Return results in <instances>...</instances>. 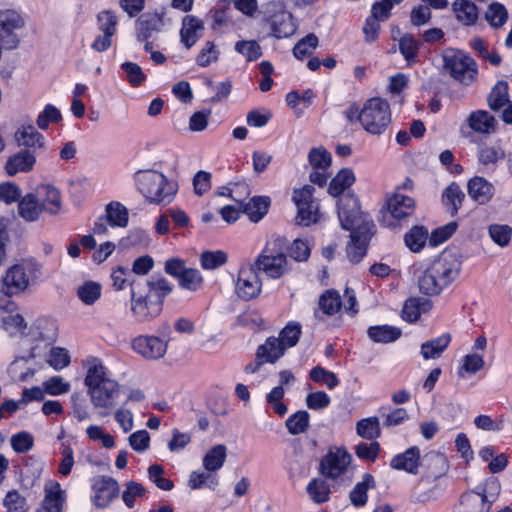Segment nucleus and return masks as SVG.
I'll use <instances>...</instances> for the list:
<instances>
[{
	"label": "nucleus",
	"mask_w": 512,
	"mask_h": 512,
	"mask_svg": "<svg viewBox=\"0 0 512 512\" xmlns=\"http://www.w3.org/2000/svg\"><path fill=\"white\" fill-rule=\"evenodd\" d=\"M83 366L86 368L84 385L92 406L100 416H109L117 406L121 385L99 358L89 356Z\"/></svg>",
	"instance_id": "f257e3e1"
},
{
	"label": "nucleus",
	"mask_w": 512,
	"mask_h": 512,
	"mask_svg": "<svg viewBox=\"0 0 512 512\" xmlns=\"http://www.w3.org/2000/svg\"><path fill=\"white\" fill-rule=\"evenodd\" d=\"M461 255L455 250H444L418 277L419 290L428 296H437L459 276Z\"/></svg>",
	"instance_id": "f03ea898"
},
{
	"label": "nucleus",
	"mask_w": 512,
	"mask_h": 512,
	"mask_svg": "<svg viewBox=\"0 0 512 512\" xmlns=\"http://www.w3.org/2000/svg\"><path fill=\"white\" fill-rule=\"evenodd\" d=\"M136 189L150 204L168 205L178 192V183L154 169L137 170L133 175Z\"/></svg>",
	"instance_id": "7ed1b4c3"
},
{
	"label": "nucleus",
	"mask_w": 512,
	"mask_h": 512,
	"mask_svg": "<svg viewBox=\"0 0 512 512\" xmlns=\"http://www.w3.org/2000/svg\"><path fill=\"white\" fill-rule=\"evenodd\" d=\"M149 294L137 296L131 288V309L140 317H157L163 308L164 299L173 291V285L161 274L153 275L148 281Z\"/></svg>",
	"instance_id": "20e7f679"
},
{
	"label": "nucleus",
	"mask_w": 512,
	"mask_h": 512,
	"mask_svg": "<svg viewBox=\"0 0 512 512\" xmlns=\"http://www.w3.org/2000/svg\"><path fill=\"white\" fill-rule=\"evenodd\" d=\"M443 68L456 81L470 85L476 79L478 66L476 61L462 50L446 48L442 52Z\"/></svg>",
	"instance_id": "39448f33"
},
{
	"label": "nucleus",
	"mask_w": 512,
	"mask_h": 512,
	"mask_svg": "<svg viewBox=\"0 0 512 512\" xmlns=\"http://www.w3.org/2000/svg\"><path fill=\"white\" fill-rule=\"evenodd\" d=\"M337 214L344 230L358 231L365 226L364 231H371L374 228L373 220L361 210L360 201L354 193L347 192L338 199Z\"/></svg>",
	"instance_id": "423d86ee"
},
{
	"label": "nucleus",
	"mask_w": 512,
	"mask_h": 512,
	"mask_svg": "<svg viewBox=\"0 0 512 512\" xmlns=\"http://www.w3.org/2000/svg\"><path fill=\"white\" fill-rule=\"evenodd\" d=\"M359 122L372 135H381L391 123V110L387 100L380 97L368 99L360 111Z\"/></svg>",
	"instance_id": "0eeeda50"
},
{
	"label": "nucleus",
	"mask_w": 512,
	"mask_h": 512,
	"mask_svg": "<svg viewBox=\"0 0 512 512\" xmlns=\"http://www.w3.org/2000/svg\"><path fill=\"white\" fill-rule=\"evenodd\" d=\"M281 243V239L267 243L250 266L257 273L264 272L269 278H280L287 271V257L281 250Z\"/></svg>",
	"instance_id": "6e6552de"
},
{
	"label": "nucleus",
	"mask_w": 512,
	"mask_h": 512,
	"mask_svg": "<svg viewBox=\"0 0 512 512\" xmlns=\"http://www.w3.org/2000/svg\"><path fill=\"white\" fill-rule=\"evenodd\" d=\"M41 275V265L35 260L9 267L3 277L4 289L7 295L18 294L25 291L30 279H37Z\"/></svg>",
	"instance_id": "1a4fd4ad"
},
{
	"label": "nucleus",
	"mask_w": 512,
	"mask_h": 512,
	"mask_svg": "<svg viewBox=\"0 0 512 512\" xmlns=\"http://www.w3.org/2000/svg\"><path fill=\"white\" fill-rule=\"evenodd\" d=\"M499 493L500 484L496 480L487 481L479 491L462 494L456 512H490Z\"/></svg>",
	"instance_id": "9d476101"
},
{
	"label": "nucleus",
	"mask_w": 512,
	"mask_h": 512,
	"mask_svg": "<svg viewBox=\"0 0 512 512\" xmlns=\"http://www.w3.org/2000/svg\"><path fill=\"white\" fill-rule=\"evenodd\" d=\"M314 191L312 185H305L293 191L292 200L297 206L296 222L299 225L310 226L320 218L319 204L313 196Z\"/></svg>",
	"instance_id": "9b49d317"
},
{
	"label": "nucleus",
	"mask_w": 512,
	"mask_h": 512,
	"mask_svg": "<svg viewBox=\"0 0 512 512\" xmlns=\"http://www.w3.org/2000/svg\"><path fill=\"white\" fill-rule=\"evenodd\" d=\"M351 463V455L344 448L330 449L320 463L321 474L330 479H337L346 471Z\"/></svg>",
	"instance_id": "f8f14e48"
},
{
	"label": "nucleus",
	"mask_w": 512,
	"mask_h": 512,
	"mask_svg": "<svg viewBox=\"0 0 512 512\" xmlns=\"http://www.w3.org/2000/svg\"><path fill=\"white\" fill-rule=\"evenodd\" d=\"M487 346V339L484 335L476 338L471 353L463 356L457 374L460 378L466 379L471 375H475L484 368V351Z\"/></svg>",
	"instance_id": "ddd939ff"
},
{
	"label": "nucleus",
	"mask_w": 512,
	"mask_h": 512,
	"mask_svg": "<svg viewBox=\"0 0 512 512\" xmlns=\"http://www.w3.org/2000/svg\"><path fill=\"white\" fill-rule=\"evenodd\" d=\"M23 26L24 21L16 11L0 12V42L6 50H13L18 47L20 40L15 31Z\"/></svg>",
	"instance_id": "4468645a"
},
{
	"label": "nucleus",
	"mask_w": 512,
	"mask_h": 512,
	"mask_svg": "<svg viewBox=\"0 0 512 512\" xmlns=\"http://www.w3.org/2000/svg\"><path fill=\"white\" fill-rule=\"evenodd\" d=\"M261 282L258 273L249 265L238 272L236 291L243 300H251L261 292Z\"/></svg>",
	"instance_id": "2eb2a0df"
},
{
	"label": "nucleus",
	"mask_w": 512,
	"mask_h": 512,
	"mask_svg": "<svg viewBox=\"0 0 512 512\" xmlns=\"http://www.w3.org/2000/svg\"><path fill=\"white\" fill-rule=\"evenodd\" d=\"M66 492L57 481H48L44 486V498L35 512H63Z\"/></svg>",
	"instance_id": "dca6fc26"
},
{
	"label": "nucleus",
	"mask_w": 512,
	"mask_h": 512,
	"mask_svg": "<svg viewBox=\"0 0 512 512\" xmlns=\"http://www.w3.org/2000/svg\"><path fill=\"white\" fill-rule=\"evenodd\" d=\"M133 349L147 359H160L167 350V340L156 336H139L133 340Z\"/></svg>",
	"instance_id": "f3484780"
},
{
	"label": "nucleus",
	"mask_w": 512,
	"mask_h": 512,
	"mask_svg": "<svg viewBox=\"0 0 512 512\" xmlns=\"http://www.w3.org/2000/svg\"><path fill=\"white\" fill-rule=\"evenodd\" d=\"M92 488L94 491L93 502L98 507L107 506L119 493L117 481L107 476L96 477Z\"/></svg>",
	"instance_id": "a211bd4d"
},
{
	"label": "nucleus",
	"mask_w": 512,
	"mask_h": 512,
	"mask_svg": "<svg viewBox=\"0 0 512 512\" xmlns=\"http://www.w3.org/2000/svg\"><path fill=\"white\" fill-rule=\"evenodd\" d=\"M36 164V154L30 149H21L10 155L4 165L6 174L10 177L18 173H29Z\"/></svg>",
	"instance_id": "6ab92c4d"
},
{
	"label": "nucleus",
	"mask_w": 512,
	"mask_h": 512,
	"mask_svg": "<svg viewBox=\"0 0 512 512\" xmlns=\"http://www.w3.org/2000/svg\"><path fill=\"white\" fill-rule=\"evenodd\" d=\"M365 226L360 227L358 231L350 232V241L346 247V253L349 261L358 264L366 255L369 241L372 236L371 231H364Z\"/></svg>",
	"instance_id": "aec40b11"
},
{
	"label": "nucleus",
	"mask_w": 512,
	"mask_h": 512,
	"mask_svg": "<svg viewBox=\"0 0 512 512\" xmlns=\"http://www.w3.org/2000/svg\"><path fill=\"white\" fill-rule=\"evenodd\" d=\"M164 10L144 13L136 22V37L138 41H146L153 33L160 32L164 26Z\"/></svg>",
	"instance_id": "412c9836"
},
{
	"label": "nucleus",
	"mask_w": 512,
	"mask_h": 512,
	"mask_svg": "<svg viewBox=\"0 0 512 512\" xmlns=\"http://www.w3.org/2000/svg\"><path fill=\"white\" fill-rule=\"evenodd\" d=\"M14 139L19 147L30 149L36 154L37 149L45 148L44 136L31 125H22L14 133Z\"/></svg>",
	"instance_id": "4be33fe9"
},
{
	"label": "nucleus",
	"mask_w": 512,
	"mask_h": 512,
	"mask_svg": "<svg viewBox=\"0 0 512 512\" xmlns=\"http://www.w3.org/2000/svg\"><path fill=\"white\" fill-rule=\"evenodd\" d=\"M467 191L471 199L483 205L493 198L495 187L484 177L474 176L468 181Z\"/></svg>",
	"instance_id": "5701e85b"
},
{
	"label": "nucleus",
	"mask_w": 512,
	"mask_h": 512,
	"mask_svg": "<svg viewBox=\"0 0 512 512\" xmlns=\"http://www.w3.org/2000/svg\"><path fill=\"white\" fill-rule=\"evenodd\" d=\"M420 465V449L417 446L408 448L403 453L395 455L390 461V467L416 474Z\"/></svg>",
	"instance_id": "b1692460"
},
{
	"label": "nucleus",
	"mask_w": 512,
	"mask_h": 512,
	"mask_svg": "<svg viewBox=\"0 0 512 512\" xmlns=\"http://www.w3.org/2000/svg\"><path fill=\"white\" fill-rule=\"evenodd\" d=\"M466 121L469 128L479 134H492L497 129L495 117L486 110L473 111Z\"/></svg>",
	"instance_id": "393cba45"
},
{
	"label": "nucleus",
	"mask_w": 512,
	"mask_h": 512,
	"mask_svg": "<svg viewBox=\"0 0 512 512\" xmlns=\"http://www.w3.org/2000/svg\"><path fill=\"white\" fill-rule=\"evenodd\" d=\"M204 26L202 20L196 16L187 15L183 19L182 28L180 30L181 42L187 49L196 44L201 37Z\"/></svg>",
	"instance_id": "a878e982"
},
{
	"label": "nucleus",
	"mask_w": 512,
	"mask_h": 512,
	"mask_svg": "<svg viewBox=\"0 0 512 512\" xmlns=\"http://www.w3.org/2000/svg\"><path fill=\"white\" fill-rule=\"evenodd\" d=\"M387 208L394 219L402 220L414 213L415 202L411 197L395 193L387 200Z\"/></svg>",
	"instance_id": "bb28decb"
},
{
	"label": "nucleus",
	"mask_w": 512,
	"mask_h": 512,
	"mask_svg": "<svg viewBox=\"0 0 512 512\" xmlns=\"http://www.w3.org/2000/svg\"><path fill=\"white\" fill-rule=\"evenodd\" d=\"M452 10L458 22L464 26H472L478 20V7L470 0H456L452 4Z\"/></svg>",
	"instance_id": "cd10ccee"
},
{
	"label": "nucleus",
	"mask_w": 512,
	"mask_h": 512,
	"mask_svg": "<svg viewBox=\"0 0 512 512\" xmlns=\"http://www.w3.org/2000/svg\"><path fill=\"white\" fill-rule=\"evenodd\" d=\"M43 211L42 203L38 201L37 196L33 193L26 194L18 201L19 216L25 221L34 222L38 220Z\"/></svg>",
	"instance_id": "c85d7f7f"
},
{
	"label": "nucleus",
	"mask_w": 512,
	"mask_h": 512,
	"mask_svg": "<svg viewBox=\"0 0 512 512\" xmlns=\"http://www.w3.org/2000/svg\"><path fill=\"white\" fill-rule=\"evenodd\" d=\"M285 346L278 338L269 337L266 342L257 348L256 359L260 362L274 363L284 355Z\"/></svg>",
	"instance_id": "c756f323"
},
{
	"label": "nucleus",
	"mask_w": 512,
	"mask_h": 512,
	"mask_svg": "<svg viewBox=\"0 0 512 512\" xmlns=\"http://www.w3.org/2000/svg\"><path fill=\"white\" fill-rule=\"evenodd\" d=\"M1 329L12 338L44 339L42 334L38 332V328L34 327V323L28 325V322H1Z\"/></svg>",
	"instance_id": "7c9ffc66"
},
{
	"label": "nucleus",
	"mask_w": 512,
	"mask_h": 512,
	"mask_svg": "<svg viewBox=\"0 0 512 512\" xmlns=\"http://www.w3.org/2000/svg\"><path fill=\"white\" fill-rule=\"evenodd\" d=\"M355 175L350 168H342L330 181L328 194L332 197H341L344 192L355 183Z\"/></svg>",
	"instance_id": "2f4dec72"
},
{
	"label": "nucleus",
	"mask_w": 512,
	"mask_h": 512,
	"mask_svg": "<svg viewBox=\"0 0 512 512\" xmlns=\"http://www.w3.org/2000/svg\"><path fill=\"white\" fill-rule=\"evenodd\" d=\"M271 200L268 196H254L249 202L242 204V212L250 221L259 222L269 210Z\"/></svg>",
	"instance_id": "473e14b6"
},
{
	"label": "nucleus",
	"mask_w": 512,
	"mask_h": 512,
	"mask_svg": "<svg viewBox=\"0 0 512 512\" xmlns=\"http://www.w3.org/2000/svg\"><path fill=\"white\" fill-rule=\"evenodd\" d=\"M451 341L450 333H444L439 337L430 339L421 344L420 354L425 360L439 358Z\"/></svg>",
	"instance_id": "72a5a7b5"
},
{
	"label": "nucleus",
	"mask_w": 512,
	"mask_h": 512,
	"mask_svg": "<svg viewBox=\"0 0 512 512\" xmlns=\"http://www.w3.org/2000/svg\"><path fill=\"white\" fill-rule=\"evenodd\" d=\"M432 303L428 299L410 297L404 303L401 317L402 320H419L423 313L428 312Z\"/></svg>",
	"instance_id": "f704fd0d"
},
{
	"label": "nucleus",
	"mask_w": 512,
	"mask_h": 512,
	"mask_svg": "<svg viewBox=\"0 0 512 512\" xmlns=\"http://www.w3.org/2000/svg\"><path fill=\"white\" fill-rule=\"evenodd\" d=\"M374 487V477L371 474H364L362 481L358 482L350 492L351 503L357 508L365 506L368 500L367 492Z\"/></svg>",
	"instance_id": "c9c22d12"
},
{
	"label": "nucleus",
	"mask_w": 512,
	"mask_h": 512,
	"mask_svg": "<svg viewBox=\"0 0 512 512\" xmlns=\"http://www.w3.org/2000/svg\"><path fill=\"white\" fill-rule=\"evenodd\" d=\"M464 200L465 194L456 182H452L442 193V202L449 208L451 216L457 215Z\"/></svg>",
	"instance_id": "e433bc0d"
},
{
	"label": "nucleus",
	"mask_w": 512,
	"mask_h": 512,
	"mask_svg": "<svg viewBox=\"0 0 512 512\" xmlns=\"http://www.w3.org/2000/svg\"><path fill=\"white\" fill-rule=\"evenodd\" d=\"M398 44L399 51L408 65L418 61V53L421 47V42L418 39L412 34L406 33L400 37Z\"/></svg>",
	"instance_id": "4c0bfd02"
},
{
	"label": "nucleus",
	"mask_w": 512,
	"mask_h": 512,
	"mask_svg": "<svg viewBox=\"0 0 512 512\" xmlns=\"http://www.w3.org/2000/svg\"><path fill=\"white\" fill-rule=\"evenodd\" d=\"M227 449L223 444L212 447L203 458V467L207 472H216L220 470L226 460Z\"/></svg>",
	"instance_id": "58836bf2"
},
{
	"label": "nucleus",
	"mask_w": 512,
	"mask_h": 512,
	"mask_svg": "<svg viewBox=\"0 0 512 512\" xmlns=\"http://www.w3.org/2000/svg\"><path fill=\"white\" fill-rule=\"evenodd\" d=\"M271 34L278 38H287L293 35L296 31V25L293 22L292 14L289 12L280 14L278 19L269 23Z\"/></svg>",
	"instance_id": "ea45409f"
},
{
	"label": "nucleus",
	"mask_w": 512,
	"mask_h": 512,
	"mask_svg": "<svg viewBox=\"0 0 512 512\" xmlns=\"http://www.w3.org/2000/svg\"><path fill=\"white\" fill-rule=\"evenodd\" d=\"M105 218L112 227H126L128 224V210L120 202L112 201L107 204Z\"/></svg>",
	"instance_id": "a19ab883"
},
{
	"label": "nucleus",
	"mask_w": 512,
	"mask_h": 512,
	"mask_svg": "<svg viewBox=\"0 0 512 512\" xmlns=\"http://www.w3.org/2000/svg\"><path fill=\"white\" fill-rule=\"evenodd\" d=\"M427 240H429L428 230L424 226H413L404 235L405 245L414 253L420 252L424 248Z\"/></svg>",
	"instance_id": "79ce46f5"
},
{
	"label": "nucleus",
	"mask_w": 512,
	"mask_h": 512,
	"mask_svg": "<svg viewBox=\"0 0 512 512\" xmlns=\"http://www.w3.org/2000/svg\"><path fill=\"white\" fill-rule=\"evenodd\" d=\"M367 333L370 339L376 343L394 342L401 335L400 329L387 324L371 326Z\"/></svg>",
	"instance_id": "37998d69"
},
{
	"label": "nucleus",
	"mask_w": 512,
	"mask_h": 512,
	"mask_svg": "<svg viewBox=\"0 0 512 512\" xmlns=\"http://www.w3.org/2000/svg\"><path fill=\"white\" fill-rule=\"evenodd\" d=\"M488 106L493 111L503 108L509 101L508 83L506 81H498L492 88L487 97Z\"/></svg>",
	"instance_id": "c03bdc74"
},
{
	"label": "nucleus",
	"mask_w": 512,
	"mask_h": 512,
	"mask_svg": "<svg viewBox=\"0 0 512 512\" xmlns=\"http://www.w3.org/2000/svg\"><path fill=\"white\" fill-rule=\"evenodd\" d=\"M29 359L17 357L8 367V373L15 382H26L31 379L35 370L28 366Z\"/></svg>",
	"instance_id": "a18cd8bd"
},
{
	"label": "nucleus",
	"mask_w": 512,
	"mask_h": 512,
	"mask_svg": "<svg viewBox=\"0 0 512 512\" xmlns=\"http://www.w3.org/2000/svg\"><path fill=\"white\" fill-rule=\"evenodd\" d=\"M306 491L314 503L321 504L329 500L330 486L325 479L314 478L306 487Z\"/></svg>",
	"instance_id": "49530a36"
},
{
	"label": "nucleus",
	"mask_w": 512,
	"mask_h": 512,
	"mask_svg": "<svg viewBox=\"0 0 512 512\" xmlns=\"http://www.w3.org/2000/svg\"><path fill=\"white\" fill-rule=\"evenodd\" d=\"M309 422V413L306 410H299L287 418L285 426L291 435H299L308 430Z\"/></svg>",
	"instance_id": "de8ad7c7"
},
{
	"label": "nucleus",
	"mask_w": 512,
	"mask_h": 512,
	"mask_svg": "<svg viewBox=\"0 0 512 512\" xmlns=\"http://www.w3.org/2000/svg\"><path fill=\"white\" fill-rule=\"evenodd\" d=\"M356 433L363 439L373 440L380 436L381 428L377 417H368L356 423Z\"/></svg>",
	"instance_id": "09e8293b"
},
{
	"label": "nucleus",
	"mask_w": 512,
	"mask_h": 512,
	"mask_svg": "<svg viewBox=\"0 0 512 512\" xmlns=\"http://www.w3.org/2000/svg\"><path fill=\"white\" fill-rule=\"evenodd\" d=\"M319 307L323 313L333 315L342 309V299L338 291L327 290L319 298Z\"/></svg>",
	"instance_id": "8fccbe9b"
},
{
	"label": "nucleus",
	"mask_w": 512,
	"mask_h": 512,
	"mask_svg": "<svg viewBox=\"0 0 512 512\" xmlns=\"http://www.w3.org/2000/svg\"><path fill=\"white\" fill-rule=\"evenodd\" d=\"M218 484V477L210 472L193 471L188 480V486L193 490L201 489L203 487L214 490Z\"/></svg>",
	"instance_id": "3c124183"
},
{
	"label": "nucleus",
	"mask_w": 512,
	"mask_h": 512,
	"mask_svg": "<svg viewBox=\"0 0 512 512\" xmlns=\"http://www.w3.org/2000/svg\"><path fill=\"white\" fill-rule=\"evenodd\" d=\"M70 415L77 421L82 422L91 418V411L87 400L80 394L74 393L70 397Z\"/></svg>",
	"instance_id": "603ef678"
},
{
	"label": "nucleus",
	"mask_w": 512,
	"mask_h": 512,
	"mask_svg": "<svg viewBox=\"0 0 512 512\" xmlns=\"http://www.w3.org/2000/svg\"><path fill=\"white\" fill-rule=\"evenodd\" d=\"M102 287L98 282L85 281L77 289V296L86 305L94 304L101 296Z\"/></svg>",
	"instance_id": "864d4df0"
},
{
	"label": "nucleus",
	"mask_w": 512,
	"mask_h": 512,
	"mask_svg": "<svg viewBox=\"0 0 512 512\" xmlns=\"http://www.w3.org/2000/svg\"><path fill=\"white\" fill-rule=\"evenodd\" d=\"M42 190L45 193V198L41 202L44 211L55 215L61 209V195L57 188L52 185L42 186Z\"/></svg>",
	"instance_id": "5fc2aeb1"
},
{
	"label": "nucleus",
	"mask_w": 512,
	"mask_h": 512,
	"mask_svg": "<svg viewBox=\"0 0 512 512\" xmlns=\"http://www.w3.org/2000/svg\"><path fill=\"white\" fill-rule=\"evenodd\" d=\"M485 19L493 28L502 27L508 20V12L505 6L499 2H493L489 5Z\"/></svg>",
	"instance_id": "6e6d98bb"
},
{
	"label": "nucleus",
	"mask_w": 512,
	"mask_h": 512,
	"mask_svg": "<svg viewBox=\"0 0 512 512\" xmlns=\"http://www.w3.org/2000/svg\"><path fill=\"white\" fill-rule=\"evenodd\" d=\"M478 161L482 165L495 164L505 158V151L500 146H488L482 144L477 151Z\"/></svg>",
	"instance_id": "4d7b16f0"
},
{
	"label": "nucleus",
	"mask_w": 512,
	"mask_h": 512,
	"mask_svg": "<svg viewBox=\"0 0 512 512\" xmlns=\"http://www.w3.org/2000/svg\"><path fill=\"white\" fill-rule=\"evenodd\" d=\"M227 254L222 250L204 251L200 255L201 267L205 270H215L226 264Z\"/></svg>",
	"instance_id": "13d9d810"
},
{
	"label": "nucleus",
	"mask_w": 512,
	"mask_h": 512,
	"mask_svg": "<svg viewBox=\"0 0 512 512\" xmlns=\"http://www.w3.org/2000/svg\"><path fill=\"white\" fill-rule=\"evenodd\" d=\"M319 43L318 37L314 33H309L300 39L293 48V55L299 60L309 56Z\"/></svg>",
	"instance_id": "bf43d9fd"
},
{
	"label": "nucleus",
	"mask_w": 512,
	"mask_h": 512,
	"mask_svg": "<svg viewBox=\"0 0 512 512\" xmlns=\"http://www.w3.org/2000/svg\"><path fill=\"white\" fill-rule=\"evenodd\" d=\"M235 51L242 54L248 62L256 61L262 56V48L255 40H241L235 44Z\"/></svg>",
	"instance_id": "052dcab7"
},
{
	"label": "nucleus",
	"mask_w": 512,
	"mask_h": 512,
	"mask_svg": "<svg viewBox=\"0 0 512 512\" xmlns=\"http://www.w3.org/2000/svg\"><path fill=\"white\" fill-rule=\"evenodd\" d=\"M288 12L286 5L282 0H271L263 3L259 13L263 16V20L268 24L278 19L280 14Z\"/></svg>",
	"instance_id": "680f3d73"
},
{
	"label": "nucleus",
	"mask_w": 512,
	"mask_h": 512,
	"mask_svg": "<svg viewBox=\"0 0 512 512\" xmlns=\"http://www.w3.org/2000/svg\"><path fill=\"white\" fill-rule=\"evenodd\" d=\"M117 25L118 19L113 11L103 10L97 14V26L102 33L114 36Z\"/></svg>",
	"instance_id": "e2e57ef3"
},
{
	"label": "nucleus",
	"mask_w": 512,
	"mask_h": 512,
	"mask_svg": "<svg viewBox=\"0 0 512 512\" xmlns=\"http://www.w3.org/2000/svg\"><path fill=\"white\" fill-rule=\"evenodd\" d=\"M121 69L126 73V80L133 87H139L146 81L147 76L142 68L134 62L122 63Z\"/></svg>",
	"instance_id": "0e129e2a"
},
{
	"label": "nucleus",
	"mask_w": 512,
	"mask_h": 512,
	"mask_svg": "<svg viewBox=\"0 0 512 512\" xmlns=\"http://www.w3.org/2000/svg\"><path fill=\"white\" fill-rule=\"evenodd\" d=\"M203 283V277L198 269L190 268L185 271L182 277L178 280L181 288L195 292Z\"/></svg>",
	"instance_id": "69168bd1"
},
{
	"label": "nucleus",
	"mask_w": 512,
	"mask_h": 512,
	"mask_svg": "<svg viewBox=\"0 0 512 512\" xmlns=\"http://www.w3.org/2000/svg\"><path fill=\"white\" fill-rule=\"evenodd\" d=\"M7 512H27V501L17 490L9 491L3 499Z\"/></svg>",
	"instance_id": "338daca9"
},
{
	"label": "nucleus",
	"mask_w": 512,
	"mask_h": 512,
	"mask_svg": "<svg viewBox=\"0 0 512 512\" xmlns=\"http://www.w3.org/2000/svg\"><path fill=\"white\" fill-rule=\"evenodd\" d=\"M458 224L455 221H451L444 226L434 229L429 237V244L433 247L445 242L449 239L457 230Z\"/></svg>",
	"instance_id": "774afa93"
}]
</instances>
